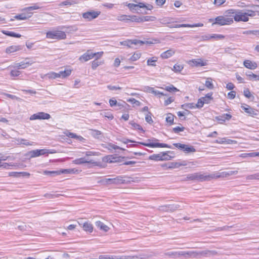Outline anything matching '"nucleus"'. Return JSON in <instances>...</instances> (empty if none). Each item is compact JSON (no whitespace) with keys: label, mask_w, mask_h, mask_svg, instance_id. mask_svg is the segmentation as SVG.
I'll return each instance as SVG.
<instances>
[{"label":"nucleus","mask_w":259,"mask_h":259,"mask_svg":"<svg viewBox=\"0 0 259 259\" xmlns=\"http://www.w3.org/2000/svg\"><path fill=\"white\" fill-rule=\"evenodd\" d=\"M149 92H151L152 93L154 94L155 95L167 96L166 94L162 92H161L159 91L155 90L153 88H149Z\"/></svg>","instance_id":"de8ad7c7"},{"label":"nucleus","mask_w":259,"mask_h":259,"mask_svg":"<svg viewBox=\"0 0 259 259\" xmlns=\"http://www.w3.org/2000/svg\"><path fill=\"white\" fill-rule=\"evenodd\" d=\"M246 75L248 77L249 79L250 80H254V79L256 78V75L251 72L246 73Z\"/></svg>","instance_id":"69168bd1"},{"label":"nucleus","mask_w":259,"mask_h":259,"mask_svg":"<svg viewBox=\"0 0 259 259\" xmlns=\"http://www.w3.org/2000/svg\"><path fill=\"white\" fill-rule=\"evenodd\" d=\"M166 121L167 123L171 124L174 121V116L171 114H169L166 117Z\"/></svg>","instance_id":"680f3d73"},{"label":"nucleus","mask_w":259,"mask_h":259,"mask_svg":"<svg viewBox=\"0 0 259 259\" xmlns=\"http://www.w3.org/2000/svg\"><path fill=\"white\" fill-rule=\"evenodd\" d=\"M17 141L19 144L26 146H31L33 145V142H30L28 140L24 139H18Z\"/></svg>","instance_id":"c9c22d12"},{"label":"nucleus","mask_w":259,"mask_h":259,"mask_svg":"<svg viewBox=\"0 0 259 259\" xmlns=\"http://www.w3.org/2000/svg\"><path fill=\"white\" fill-rule=\"evenodd\" d=\"M174 54V52L171 50H167L161 54V57L163 59H167L171 57Z\"/></svg>","instance_id":"72a5a7b5"},{"label":"nucleus","mask_w":259,"mask_h":259,"mask_svg":"<svg viewBox=\"0 0 259 259\" xmlns=\"http://www.w3.org/2000/svg\"><path fill=\"white\" fill-rule=\"evenodd\" d=\"M145 120L147 122L149 123L153 122V120L151 117V113L150 112H148L146 115Z\"/></svg>","instance_id":"0e129e2a"},{"label":"nucleus","mask_w":259,"mask_h":259,"mask_svg":"<svg viewBox=\"0 0 259 259\" xmlns=\"http://www.w3.org/2000/svg\"><path fill=\"white\" fill-rule=\"evenodd\" d=\"M141 144L149 147H166L169 148L170 147L166 144L159 143L157 142H149V143H140Z\"/></svg>","instance_id":"dca6fc26"},{"label":"nucleus","mask_w":259,"mask_h":259,"mask_svg":"<svg viewBox=\"0 0 259 259\" xmlns=\"http://www.w3.org/2000/svg\"><path fill=\"white\" fill-rule=\"evenodd\" d=\"M246 178L247 180H259V172H257L252 175H248Z\"/></svg>","instance_id":"a18cd8bd"},{"label":"nucleus","mask_w":259,"mask_h":259,"mask_svg":"<svg viewBox=\"0 0 259 259\" xmlns=\"http://www.w3.org/2000/svg\"><path fill=\"white\" fill-rule=\"evenodd\" d=\"M238 174L237 170L217 172L211 175H207V181L212 179H217L220 178H226L232 175H236Z\"/></svg>","instance_id":"20e7f679"},{"label":"nucleus","mask_w":259,"mask_h":259,"mask_svg":"<svg viewBox=\"0 0 259 259\" xmlns=\"http://www.w3.org/2000/svg\"><path fill=\"white\" fill-rule=\"evenodd\" d=\"M96 226L99 228L101 230L104 231L106 232L109 230V228L106 225H105L102 222L98 221L95 223Z\"/></svg>","instance_id":"b1692460"},{"label":"nucleus","mask_w":259,"mask_h":259,"mask_svg":"<svg viewBox=\"0 0 259 259\" xmlns=\"http://www.w3.org/2000/svg\"><path fill=\"white\" fill-rule=\"evenodd\" d=\"M158 58L157 57H153L149 58L147 59V64L149 66H156V62H157Z\"/></svg>","instance_id":"bb28decb"},{"label":"nucleus","mask_w":259,"mask_h":259,"mask_svg":"<svg viewBox=\"0 0 259 259\" xmlns=\"http://www.w3.org/2000/svg\"><path fill=\"white\" fill-rule=\"evenodd\" d=\"M131 43H132V46L133 45H140L141 46L145 44H149V42L148 41H144L142 40L135 39H131Z\"/></svg>","instance_id":"c03bdc74"},{"label":"nucleus","mask_w":259,"mask_h":259,"mask_svg":"<svg viewBox=\"0 0 259 259\" xmlns=\"http://www.w3.org/2000/svg\"><path fill=\"white\" fill-rule=\"evenodd\" d=\"M46 37L49 39H64L66 38L65 32L60 30L50 31L46 33Z\"/></svg>","instance_id":"7ed1b4c3"},{"label":"nucleus","mask_w":259,"mask_h":259,"mask_svg":"<svg viewBox=\"0 0 259 259\" xmlns=\"http://www.w3.org/2000/svg\"><path fill=\"white\" fill-rule=\"evenodd\" d=\"M243 34L247 35H259V30H247L244 31Z\"/></svg>","instance_id":"864d4df0"},{"label":"nucleus","mask_w":259,"mask_h":259,"mask_svg":"<svg viewBox=\"0 0 259 259\" xmlns=\"http://www.w3.org/2000/svg\"><path fill=\"white\" fill-rule=\"evenodd\" d=\"M100 11H88L82 14V17L87 21H91L97 18L100 14Z\"/></svg>","instance_id":"6e6552de"},{"label":"nucleus","mask_w":259,"mask_h":259,"mask_svg":"<svg viewBox=\"0 0 259 259\" xmlns=\"http://www.w3.org/2000/svg\"><path fill=\"white\" fill-rule=\"evenodd\" d=\"M129 256H120L116 255H100L99 259H127Z\"/></svg>","instance_id":"aec40b11"},{"label":"nucleus","mask_w":259,"mask_h":259,"mask_svg":"<svg viewBox=\"0 0 259 259\" xmlns=\"http://www.w3.org/2000/svg\"><path fill=\"white\" fill-rule=\"evenodd\" d=\"M21 175L23 176H29L30 175V174L29 173L26 172L13 171V172H9V176L14 177H20Z\"/></svg>","instance_id":"473e14b6"},{"label":"nucleus","mask_w":259,"mask_h":259,"mask_svg":"<svg viewBox=\"0 0 259 259\" xmlns=\"http://www.w3.org/2000/svg\"><path fill=\"white\" fill-rule=\"evenodd\" d=\"M32 15V12H24L19 15H16L14 18L17 20H24L30 18Z\"/></svg>","instance_id":"f3484780"},{"label":"nucleus","mask_w":259,"mask_h":259,"mask_svg":"<svg viewBox=\"0 0 259 259\" xmlns=\"http://www.w3.org/2000/svg\"><path fill=\"white\" fill-rule=\"evenodd\" d=\"M61 194H46L44 196L49 199H53L56 197H59L61 196Z\"/></svg>","instance_id":"e2e57ef3"},{"label":"nucleus","mask_w":259,"mask_h":259,"mask_svg":"<svg viewBox=\"0 0 259 259\" xmlns=\"http://www.w3.org/2000/svg\"><path fill=\"white\" fill-rule=\"evenodd\" d=\"M48 76L49 78H52V79H55L57 78H60L59 76V73H56L54 72H50V73L48 74Z\"/></svg>","instance_id":"603ef678"},{"label":"nucleus","mask_w":259,"mask_h":259,"mask_svg":"<svg viewBox=\"0 0 259 259\" xmlns=\"http://www.w3.org/2000/svg\"><path fill=\"white\" fill-rule=\"evenodd\" d=\"M117 20L121 21H127L130 20V16L122 15L117 17Z\"/></svg>","instance_id":"09e8293b"},{"label":"nucleus","mask_w":259,"mask_h":259,"mask_svg":"<svg viewBox=\"0 0 259 259\" xmlns=\"http://www.w3.org/2000/svg\"><path fill=\"white\" fill-rule=\"evenodd\" d=\"M66 136L69 138L76 139L79 141H81L83 139V138L79 136L76 135L75 134L73 133H69L68 134L66 135Z\"/></svg>","instance_id":"49530a36"},{"label":"nucleus","mask_w":259,"mask_h":259,"mask_svg":"<svg viewBox=\"0 0 259 259\" xmlns=\"http://www.w3.org/2000/svg\"><path fill=\"white\" fill-rule=\"evenodd\" d=\"M109 104L110 106L113 107L114 106H117L118 108L117 109H121L124 107V105L120 103H117V101L114 99H111L109 100Z\"/></svg>","instance_id":"cd10ccee"},{"label":"nucleus","mask_w":259,"mask_h":259,"mask_svg":"<svg viewBox=\"0 0 259 259\" xmlns=\"http://www.w3.org/2000/svg\"><path fill=\"white\" fill-rule=\"evenodd\" d=\"M100 182L103 185L107 184H120L124 183V180L123 179V177L118 176L115 178H105L100 181Z\"/></svg>","instance_id":"423d86ee"},{"label":"nucleus","mask_w":259,"mask_h":259,"mask_svg":"<svg viewBox=\"0 0 259 259\" xmlns=\"http://www.w3.org/2000/svg\"><path fill=\"white\" fill-rule=\"evenodd\" d=\"M241 156L243 158L247 157H256L259 156V152H252L248 153H243L241 155Z\"/></svg>","instance_id":"37998d69"},{"label":"nucleus","mask_w":259,"mask_h":259,"mask_svg":"<svg viewBox=\"0 0 259 259\" xmlns=\"http://www.w3.org/2000/svg\"><path fill=\"white\" fill-rule=\"evenodd\" d=\"M241 108L248 115L251 116H254L257 115V113L255 112L254 109L252 108L249 105L246 104H242L241 106Z\"/></svg>","instance_id":"4468645a"},{"label":"nucleus","mask_w":259,"mask_h":259,"mask_svg":"<svg viewBox=\"0 0 259 259\" xmlns=\"http://www.w3.org/2000/svg\"><path fill=\"white\" fill-rule=\"evenodd\" d=\"M94 58V55H93V53L91 52L90 50H88L87 51L86 53L83 54L82 55H81L79 58V60L80 61L83 60L84 61H88L89 60L92 59Z\"/></svg>","instance_id":"a211bd4d"},{"label":"nucleus","mask_w":259,"mask_h":259,"mask_svg":"<svg viewBox=\"0 0 259 259\" xmlns=\"http://www.w3.org/2000/svg\"><path fill=\"white\" fill-rule=\"evenodd\" d=\"M207 181V175L202 172H196L194 174H188L184 176L181 181Z\"/></svg>","instance_id":"f03ea898"},{"label":"nucleus","mask_w":259,"mask_h":259,"mask_svg":"<svg viewBox=\"0 0 259 259\" xmlns=\"http://www.w3.org/2000/svg\"><path fill=\"white\" fill-rule=\"evenodd\" d=\"M202 100L204 101V104H208L212 99V94L208 93L205 97H202Z\"/></svg>","instance_id":"58836bf2"},{"label":"nucleus","mask_w":259,"mask_h":259,"mask_svg":"<svg viewBox=\"0 0 259 259\" xmlns=\"http://www.w3.org/2000/svg\"><path fill=\"white\" fill-rule=\"evenodd\" d=\"M244 66L250 69H255L257 68V65L254 62H251L250 60H245L243 62Z\"/></svg>","instance_id":"412c9836"},{"label":"nucleus","mask_w":259,"mask_h":259,"mask_svg":"<svg viewBox=\"0 0 259 259\" xmlns=\"http://www.w3.org/2000/svg\"><path fill=\"white\" fill-rule=\"evenodd\" d=\"M41 7L39 6L38 4H35L33 6L26 7L22 10L23 12H31V11L36 10L40 9Z\"/></svg>","instance_id":"a878e982"},{"label":"nucleus","mask_w":259,"mask_h":259,"mask_svg":"<svg viewBox=\"0 0 259 259\" xmlns=\"http://www.w3.org/2000/svg\"><path fill=\"white\" fill-rule=\"evenodd\" d=\"M168 155H167L165 153H160L150 155L149 159L155 161L165 160L168 159Z\"/></svg>","instance_id":"f8f14e48"},{"label":"nucleus","mask_w":259,"mask_h":259,"mask_svg":"<svg viewBox=\"0 0 259 259\" xmlns=\"http://www.w3.org/2000/svg\"><path fill=\"white\" fill-rule=\"evenodd\" d=\"M91 135L97 139H101L103 137L101 132L96 130H91Z\"/></svg>","instance_id":"c85d7f7f"},{"label":"nucleus","mask_w":259,"mask_h":259,"mask_svg":"<svg viewBox=\"0 0 259 259\" xmlns=\"http://www.w3.org/2000/svg\"><path fill=\"white\" fill-rule=\"evenodd\" d=\"M59 76L60 78H65L68 76H69L71 73V69H66L64 71H60L59 72Z\"/></svg>","instance_id":"2f4dec72"},{"label":"nucleus","mask_w":259,"mask_h":259,"mask_svg":"<svg viewBox=\"0 0 259 259\" xmlns=\"http://www.w3.org/2000/svg\"><path fill=\"white\" fill-rule=\"evenodd\" d=\"M164 89L166 91L170 92L178 91V89L174 87L172 85H170V86H167Z\"/></svg>","instance_id":"338daca9"},{"label":"nucleus","mask_w":259,"mask_h":259,"mask_svg":"<svg viewBox=\"0 0 259 259\" xmlns=\"http://www.w3.org/2000/svg\"><path fill=\"white\" fill-rule=\"evenodd\" d=\"M198 253L199 251H191L190 252H187V254L191 256L200 258H201V256H200L199 254H198Z\"/></svg>","instance_id":"4d7b16f0"},{"label":"nucleus","mask_w":259,"mask_h":259,"mask_svg":"<svg viewBox=\"0 0 259 259\" xmlns=\"http://www.w3.org/2000/svg\"><path fill=\"white\" fill-rule=\"evenodd\" d=\"M76 4H77V2H76V1L68 0L61 2L59 4V6L60 7L63 6H71Z\"/></svg>","instance_id":"ea45409f"},{"label":"nucleus","mask_w":259,"mask_h":259,"mask_svg":"<svg viewBox=\"0 0 259 259\" xmlns=\"http://www.w3.org/2000/svg\"><path fill=\"white\" fill-rule=\"evenodd\" d=\"M72 163L75 164H81L86 163H93L94 161L92 160L89 161L84 158H80L73 160Z\"/></svg>","instance_id":"4be33fe9"},{"label":"nucleus","mask_w":259,"mask_h":259,"mask_svg":"<svg viewBox=\"0 0 259 259\" xmlns=\"http://www.w3.org/2000/svg\"><path fill=\"white\" fill-rule=\"evenodd\" d=\"M126 6L132 11H137L139 8H146L147 10H151L153 8L152 5L144 3H138L137 4L128 3Z\"/></svg>","instance_id":"39448f33"},{"label":"nucleus","mask_w":259,"mask_h":259,"mask_svg":"<svg viewBox=\"0 0 259 259\" xmlns=\"http://www.w3.org/2000/svg\"><path fill=\"white\" fill-rule=\"evenodd\" d=\"M127 101L133 104H135L138 106H139L141 105V103L139 101L136 100L134 98H130L127 100Z\"/></svg>","instance_id":"13d9d810"},{"label":"nucleus","mask_w":259,"mask_h":259,"mask_svg":"<svg viewBox=\"0 0 259 259\" xmlns=\"http://www.w3.org/2000/svg\"><path fill=\"white\" fill-rule=\"evenodd\" d=\"M102 62L101 61H98L96 60H94L92 62V68L93 69L95 70L96 69V68L99 66V65H100L101 64H102Z\"/></svg>","instance_id":"6e6d98bb"},{"label":"nucleus","mask_w":259,"mask_h":259,"mask_svg":"<svg viewBox=\"0 0 259 259\" xmlns=\"http://www.w3.org/2000/svg\"><path fill=\"white\" fill-rule=\"evenodd\" d=\"M189 64L192 67H201L207 65V61L198 58L190 61Z\"/></svg>","instance_id":"9d476101"},{"label":"nucleus","mask_w":259,"mask_h":259,"mask_svg":"<svg viewBox=\"0 0 259 259\" xmlns=\"http://www.w3.org/2000/svg\"><path fill=\"white\" fill-rule=\"evenodd\" d=\"M193 165L194 164L192 162H187L186 161H179V167L181 166H188L189 167H190Z\"/></svg>","instance_id":"3c124183"},{"label":"nucleus","mask_w":259,"mask_h":259,"mask_svg":"<svg viewBox=\"0 0 259 259\" xmlns=\"http://www.w3.org/2000/svg\"><path fill=\"white\" fill-rule=\"evenodd\" d=\"M48 153V150L47 149H36L29 151L27 153V155L29 156L30 158H34L44 155Z\"/></svg>","instance_id":"1a4fd4ad"},{"label":"nucleus","mask_w":259,"mask_h":259,"mask_svg":"<svg viewBox=\"0 0 259 259\" xmlns=\"http://www.w3.org/2000/svg\"><path fill=\"white\" fill-rule=\"evenodd\" d=\"M203 26V24L201 23H196L194 24H179L180 27H202Z\"/></svg>","instance_id":"f704fd0d"},{"label":"nucleus","mask_w":259,"mask_h":259,"mask_svg":"<svg viewBox=\"0 0 259 259\" xmlns=\"http://www.w3.org/2000/svg\"><path fill=\"white\" fill-rule=\"evenodd\" d=\"M33 63V62L24 61L19 63H15L14 65H11V67L15 69H23L32 65Z\"/></svg>","instance_id":"9b49d317"},{"label":"nucleus","mask_w":259,"mask_h":259,"mask_svg":"<svg viewBox=\"0 0 259 259\" xmlns=\"http://www.w3.org/2000/svg\"><path fill=\"white\" fill-rule=\"evenodd\" d=\"M105 148L111 151H112L113 150H116V149H120L123 151L125 150V149L121 148V147H120L118 146H116L114 144H113L112 143H108L106 145Z\"/></svg>","instance_id":"c756f323"},{"label":"nucleus","mask_w":259,"mask_h":259,"mask_svg":"<svg viewBox=\"0 0 259 259\" xmlns=\"http://www.w3.org/2000/svg\"><path fill=\"white\" fill-rule=\"evenodd\" d=\"M245 15H246L247 19H248V17H253L255 16L256 13L254 11H253L252 10H247L246 12H244Z\"/></svg>","instance_id":"052dcab7"},{"label":"nucleus","mask_w":259,"mask_h":259,"mask_svg":"<svg viewBox=\"0 0 259 259\" xmlns=\"http://www.w3.org/2000/svg\"><path fill=\"white\" fill-rule=\"evenodd\" d=\"M209 21L212 23V25L223 26L230 25L233 22V20L231 17H227L224 15L218 16L214 19H210Z\"/></svg>","instance_id":"f257e3e1"},{"label":"nucleus","mask_w":259,"mask_h":259,"mask_svg":"<svg viewBox=\"0 0 259 259\" xmlns=\"http://www.w3.org/2000/svg\"><path fill=\"white\" fill-rule=\"evenodd\" d=\"M225 36L222 34H211V39L213 38L217 40L222 39L224 38Z\"/></svg>","instance_id":"5fc2aeb1"},{"label":"nucleus","mask_w":259,"mask_h":259,"mask_svg":"<svg viewBox=\"0 0 259 259\" xmlns=\"http://www.w3.org/2000/svg\"><path fill=\"white\" fill-rule=\"evenodd\" d=\"M20 74V71L16 70H13L10 73V75L13 77L18 76Z\"/></svg>","instance_id":"774afa93"},{"label":"nucleus","mask_w":259,"mask_h":259,"mask_svg":"<svg viewBox=\"0 0 259 259\" xmlns=\"http://www.w3.org/2000/svg\"><path fill=\"white\" fill-rule=\"evenodd\" d=\"M141 56V54L140 52H135L129 59L131 61H135L138 60Z\"/></svg>","instance_id":"79ce46f5"},{"label":"nucleus","mask_w":259,"mask_h":259,"mask_svg":"<svg viewBox=\"0 0 259 259\" xmlns=\"http://www.w3.org/2000/svg\"><path fill=\"white\" fill-rule=\"evenodd\" d=\"M237 10L235 9H230L226 11L225 13V16L227 17H231L233 20V18L235 19V15L237 13Z\"/></svg>","instance_id":"393cba45"},{"label":"nucleus","mask_w":259,"mask_h":259,"mask_svg":"<svg viewBox=\"0 0 259 259\" xmlns=\"http://www.w3.org/2000/svg\"><path fill=\"white\" fill-rule=\"evenodd\" d=\"M156 18L154 16H141V22L146 21H153L155 20Z\"/></svg>","instance_id":"4c0bfd02"},{"label":"nucleus","mask_w":259,"mask_h":259,"mask_svg":"<svg viewBox=\"0 0 259 259\" xmlns=\"http://www.w3.org/2000/svg\"><path fill=\"white\" fill-rule=\"evenodd\" d=\"M232 117L231 115L226 113L222 115H220L216 117V119L218 120L220 123H223L226 120H230Z\"/></svg>","instance_id":"6ab92c4d"},{"label":"nucleus","mask_w":259,"mask_h":259,"mask_svg":"<svg viewBox=\"0 0 259 259\" xmlns=\"http://www.w3.org/2000/svg\"><path fill=\"white\" fill-rule=\"evenodd\" d=\"M51 118V116L49 114L45 113L44 112H39L32 115L29 119L30 120H42V119H49Z\"/></svg>","instance_id":"0eeeda50"},{"label":"nucleus","mask_w":259,"mask_h":259,"mask_svg":"<svg viewBox=\"0 0 259 259\" xmlns=\"http://www.w3.org/2000/svg\"><path fill=\"white\" fill-rule=\"evenodd\" d=\"M43 174L47 176H49L50 177H54L55 176L59 175V173L57 171H49V170H44L43 171Z\"/></svg>","instance_id":"a19ab883"},{"label":"nucleus","mask_w":259,"mask_h":259,"mask_svg":"<svg viewBox=\"0 0 259 259\" xmlns=\"http://www.w3.org/2000/svg\"><path fill=\"white\" fill-rule=\"evenodd\" d=\"M1 32L8 36H11V37H18L19 38L21 36V34L18 33H16L12 31H9L7 30H2Z\"/></svg>","instance_id":"7c9ffc66"},{"label":"nucleus","mask_w":259,"mask_h":259,"mask_svg":"<svg viewBox=\"0 0 259 259\" xmlns=\"http://www.w3.org/2000/svg\"><path fill=\"white\" fill-rule=\"evenodd\" d=\"M83 228L84 230L86 231H89L90 232H92L93 230L92 225L88 222H85L83 224Z\"/></svg>","instance_id":"e433bc0d"},{"label":"nucleus","mask_w":259,"mask_h":259,"mask_svg":"<svg viewBox=\"0 0 259 259\" xmlns=\"http://www.w3.org/2000/svg\"><path fill=\"white\" fill-rule=\"evenodd\" d=\"M129 21L132 22H141V17H138L137 16H130V20Z\"/></svg>","instance_id":"8fccbe9b"},{"label":"nucleus","mask_w":259,"mask_h":259,"mask_svg":"<svg viewBox=\"0 0 259 259\" xmlns=\"http://www.w3.org/2000/svg\"><path fill=\"white\" fill-rule=\"evenodd\" d=\"M22 49V47L20 46H11L6 49V52L7 53H12Z\"/></svg>","instance_id":"5701e85b"},{"label":"nucleus","mask_w":259,"mask_h":259,"mask_svg":"<svg viewBox=\"0 0 259 259\" xmlns=\"http://www.w3.org/2000/svg\"><path fill=\"white\" fill-rule=\"evenodd\" d=\"M120 44L121 45L127 46L128 48L132 47L131 39H126L124 41H121Z\"/></svg>","instance_id":"bf43d9fd"},{"label":"nucleus","mask_w":259,"mask_h":259,"mask_svg":"<svg viewBox=\"0 0 259 259\" xmlns=\"http://www.w3.org/2000/svg\"><path fill=\"white\" fill-rule=\"evenodd\" d=\"M179 150L182 151L183 152L187 154L194 153L196 152V149L193 146L180 143Z\"/></svg>","instance_id":"ddd939ff"},{"label":"nucleus","mask_w":259,"mask_h":259,"mask_svg":"<svg viewBox=\"0 0 259 259\" xmlns=\"http://www.w3.org/2000/svg\"><path fill=\"white\" fill-rule=\"evenodd\" d=\"M234 20L237 22H247L248 21V19H247L246 15H245L244 12L237 10V13L236 15H235Z\"/></svg>","instance_id":"2eb2a0df"}]
</instances>
